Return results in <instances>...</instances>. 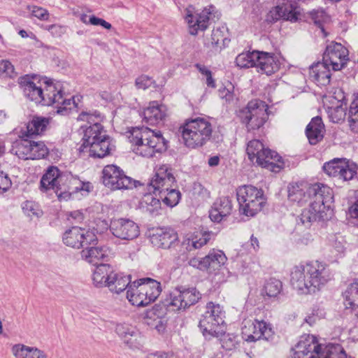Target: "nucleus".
Listing matches in <instances>:
<instances>
[{
  "mask_svg": "<svg viewBox=\"0 0 358 358\" xmlns=\"http://www.w3.org/2000/svg\"><path fill=\"white\" fill-rule=\"evenodd\" d=\"M243 337L248 342L260 339L269 340L273 335L271 325L264 320H245L242 327Z\"/></svg>",
  "mask_w": 358,
  "mask_h": 358,
  "instance_id": "obj_14",
  "label": "nucleus"
},
{
  "mask_svg": "<svg viewBox=\"0 0 358 358\" xmlns=\"http://www.w3.org/2000/svg\"><path fill=\"white\" fill-rule=\"evenodd\" d=\"M30 347L17 344L13 347L12 351L16 358H27Z\"/></svg>",
  "mask_w": 358,
  "mask_h": 358,
  "instance_id": "obj_55",
  "label": "nucleus"
},
{
  "mask_svg": "<svg viewBox=\"0 0 358 358\" xmlns=\"http://www.w3.org/2000/svg\"><path fill=\"white\" fill-rule=\"evenodd\" d=\"M12 185V182L8 174L0 171V193L7 192Z\"/></svg>",
  "mask_w": 358,
  "mask_h": 358,
  "instance_id": "obj_57",
  "label": "nucleus"
},
{
  "mask_svg": "<svg viewBox=\"0 0 358 358\" xmlns=\"http://www.w3.org/2000/svg\"><path fill=\"white\" fill-rule=\"evenodd\" d=\"M201 299V294L194 287H178L169 295L167 306L172 310H185Z\"/></svg>",
  "mask_w": 358,
  "mask_h": 358,
  "instance_id": "obj_12",
  "label": "nucleus"
},
{
  "mask_svg": "<svg viewBox=\"0 0 358 358\" xmlns=\"http://www.w3.org/2000/svg\"><path fill=\"white\" fill-rule=\"evenodd\" d=\"M31 159H42L48 154V149L43 141H31Z\"/></svg>",
  "mask_w": 358,
  "mask_h": 358,
  "instance_id": "obj_43",
  "label": "nucleus"
},
{
  "mask_svg": "<svg viewBox=\"0 0 358 358\" xmlns=\"http://www.w3.org/2000/svg\"><path fill=\"white\" fill-rule=\"evenodd\" d=\"M49 124V120L43 117H34L24 128H22L20 133V138H29L34 135L43 133Z\"/></svg>",
  "mask_w": 358,
  "mask_h": 358,
  "instance_id": "obj_32",
  "label": "nucleus"
},
{
  "mask_svg": "<svg viewBox=\"0 0 358 358\" xmlns=\"http://www.w3.org/2000/svg\"><path fill=\"white\" fill-rule=\"evenodd\" d=\"M227 28L225 26H219L214 28L210 35L203 38V45L213 52H220L229 41L227 37Z\"/></svg>",
  "mask_w": 358,
  "mask_h": 358,
  "instance_id": "obj_23",
  "label": "nucleus"
},
{
  "mask_svg": "<svg viewBox=\"0 0 358 358\" xmlns=\"http://www.w3.org/2000/svg\"><path fill=\"white\" fill-rule=\"evenodd\" d=\"M227 260L225 254L220 250H212L208 255L203 258L194 257L189 260V265L200 270H207L209 272L220 269Z\"/></svg>",
  "mask_w": 358,
  "mask_h": 358,
  "instance_id": "obj_20",
  "label": "nucleus"
},
{
  "mask_svg": "<svg viewBox=\"0 0 358 358\" xmlns=\"http://www.w3.org/2000/svg\"><path fill=\"white\" fill-rule=\"evenodd\" d=\"M48 29L55 37H59L65 32V28L58 24H52Z\"/></svg>",
  "mask_w": 358,
  "mask_h": 358,
  "instance_id": "obj_59",
  "label": "nucleus"
},
{
  "mask_svg": "<svg viewBox=\"0 0 358 358\" xmlns=\"http://www.w3.org/2000/svg\"><path fill=\"white\" fill-rule=\"evenodd\" d=\"M348 50L341 43L331 42L326 48L322 62L331 67L334 71L343 69L348 60Z\"/></svg>",
  "mask_w": 358,
  "mask_h": 358,
  "instance_id": "obj_16",
  "label": "nucleus"
},
{
  "mask_svg": "<svg viewBox=\"0 0 358 358\" xmlns=\"http://www.w3.org/2000/svg\"><path fill=\"white\" fill-rule=\"evenodd\" d=\"M110 231L115 237L125 241L134 240L140 234L138 224L127 218L111 220Z\"/></svg>",
  "mask_w": 358,
  "mask_h": 358,
  "instance_id": "obj_17",
  "label": "nucleus"
},
{
  "mask_svg": "<svg viewBox=\"0 0 358 358\" xmlns=\"http://www.w3.org/2000/svg\"><path fill=\"white\" fill-rule=\"evenodd\" d=\"M255 67L258 72L270 76L279 69V62L273 54L265 52L254 51Z\"/></svg>",
  "mask_w": 358,
  "mask_h": 358,
  "instance_id": "obj_25",
  "label": "nucleus"
},
{
  "mask_svg": "<svg viewBox=\"0 0 358 358\" xmlns=\"http://www.w3.org/2000/svg\"><path fill=\"white\" fill-rule=\"evenodd\" d=\"M282 289V282L276 279L268 280L264 287V293L268 297H275Z\"/></svg>",
  "mask_w": 358,
  "mask_h": 358,
  "instance_id": "obj_46",
  "label": "nucleus"
},
{
  "mask_svg": "<svg viewBox=\"0 0 358 358\" xmlns=\"http://www.w3.org/2000/svg\"><path fill=\"white\" fill-rule=\"evenodd\" d=\"M109 281L107 285V287L110 292L119 294L124 291L126 288L128 289L131 285V279L129 275H123L121 273H118L113 271Z\"/></svg>",
  "mask_w": 358,
  "mask_h": 358,
  "instance_id": "obj_36",
  "label": "nucleus"
},
{
  "mask_svg": "<svg viewBox=\"0 0 358 358\" xmlns=\"http://www.w3.org/2000/svg\"><path fill=\"white\" fill-rule=\"evenodd\" d=\"M29 351L27 358H46L43 352L37 348L30 347Z\"/></svg>",
  "mask_w": 358,
  "mask_h": 358,
  "instance_id": "obj_63",
  "label": "nucleus"
},
{
  "mask_svg": "<svg viewBox=\"0 0 358 358\" xmlns=\"http://www.w3.org/2000/svg\"><path fill=\"white\" fill-rule=\"evenodd\" d=\"M180 129L185 145L191 148L205 145L210 139L213 133L211 122L204 117L188 120Z\"/></svg>",
  "mask_w": 358,
  "mask_h": 358,
  "instance_id": "obj_6",
  "label": "nucleus"
},
{
  "mask_svg": "<svg viewBox=\"0 0 358 358\" xmlns=\"http://www.w3.org/2000/svg\"><path fill=\"white\" fill-rule=\"evenodd\" d=\"M205 313H208V315H210L212 317H214L216 320H217V317H219L220 318V321L224 322V311L220 304L214 303L211 301L208 302L206 304V310Z\"/></svg>",
  "mask_w": 358,
  "mask_h": 358,
  "instance_id": "obj_49",
  "label": "nucleus"
},
{
  "mask_svg": "<svg viewBox=\"0 0 358 358\" xmlns=\"http://www.w3.org/2000/svg\"><path fill=\"white\" fill-rule=\"evenodd\" d=\"M96 241L94 232L76 226L66 230L62 236V241L66 246L76 249L94 244Z\"/></svg>",
  "mask_w": 358,
  "mask_h": 358,
  "instance_id": "obj_13",
  "label": "nucleus"
},
{
  "mask_svg": "<svg viewBox=\"0 0 358 358\" xmlns=\"http://www.w3.org/2000/svg\"><path fill=\"white\" fill-rule=\"evenodd\" d=\"M281 10L282 8L279 5L273 8L267 14L266 20L269 23H273L280 19L283 20Z\"/></svg>",
  "mask_w": 358,
  "mask_h": 358,
  "instance_id": "obj_54",
  "label": "nucleus"
},
{
  "mask_svg": "<svg viewBox=\"0 0 358 358\" xmlns=\"http://www.w3.org/2000/svg\"><path fill=\"white\" fill-rule=\"evenodd\" d=\"M0 76L10 78L17 76L13 65L8 60L0 61Z\"/></svg>",
  "mask_w": 358,
  "mask_h": 358,
  "instance_id": "obj_52",
  "label": "nucleus"
},
{
  "mask_svg": "<svg viewBox=\"0 0 358 358\" xmlns=\"http://www.w3.org/2000/svg\"><path fill=\"white\" fill-rule=\"evenodd\" d=\"M194 192L203 198L210 196V192L200 183H195L194 185Z\"/></svg>",
  "mask_w": 358,
  "mask_h": 358,
  "instance_id": "obj_60",
  "label": "nucleus"
},
{
  "mask_svg": "<svg viewBox=\"0 0 358 358\" xmlns=\"http://www.w3.org/2000/svg\"><path fill=\"white\" fill-rule=\"evenodd\" d=\"M346 308L354 309L358 307V283L351 284L345 292Z\"/></svg>",
  "mask_w": 358,
  "mask_h": 358,
  "instance_id": "obj_41",
  "label": "nucleus"
},
{
  "mask_svg": "<svg viewBox=\"0 0 358 358\" xmlns=\"http://www.w3.org/2000/svg\"><path fill=\"white\" fill-rule=\"evenodd\" d=\"M128 139L134 153L144 157H152L155 153L166 150V141L161 131L148 127H134L128 131Z\"/></svg>",
  "mask_w": 358,
  "mask_h": 358,
  "instance_id": "obj_3",
  "label": "nucleus"
},
{
  "mask_svg": "<svg viewBox=\"0 0 358 358\" xmlns=\"http://www.w3.org/2000/svg\"><path fill=\"white\" fill-rule=\"evenodd\" d=\"M113 271V269L109 264H100L96 266L92 275L94 285L97 287H106Z\"/></svg>",
  "mask_w": 358,
  "mask_h": 358,
  "instance_id": "obj_35",
  "label": "nucleus"
},
{
  "mask_svg": "<svg viewBox=\"0 0 358 358\" xmlns=\"http://www.w3.org/2000/svg\"><path fill=\"white\" fill-rule=\"evenodd\" d=\"M87 148H90V155L98 158L104 157L111 150L110 140L107 136L90 143Z\"/></svg>",
  "mask_w": 358,
  "mask_h": 358,
  "instance_id": "obj_37",
  "label": "nucleus"
},
{
  "mask_svg": "<svg viewBox=\"0 0 358 358\" xmlns=\"http://www.w3.org/2000/svg\"><path fill=\"white\" fill-rule=\"evenodd\" d=\"M143 119L150 125L158 124L163 122L167 115V108L165 105L159 104L157 101L150 102L143 113Z\"/></svg>",
  "mask_w": 358,
  "mask_h": 358,
  "instance_id": "obj_26",
  "label": "nucleus"
},
{
  "mask_svg": "<svg viewBox=\"0 0 358 358\" xmlns=\"http://www.w3.org/2000/svg\"><path fill=\"white\" fill-rule=\"evenodd\" d=\"M155 83L153 79L148 76L141 75L135 81V85L138 89L145 90Z\"/></svg>",
  "mask_w": 358,
  "mask_h": 358,
  "instance_id": "obj_53",
  "label": "nucleus"
},
{
  "mask_svg": "<svg viewBox=\"0 0 358 358\" xmlns=\"http://www.w3.org/2000/svg\"><path fill=\"white\" fill-rule=\"evenodd\" d=\"M232 211V204L231 199L227 196H223L217 199L212 209L210 210V218L213 222H220L224 217L229 216Z\"/></svg>",
  "mask_w": 358,
  "mask_h": 358,
  "instance_id": "obj_27",
  "label": "nucleus"
},
{
  "mask_svg": "<svg viewBox=\"0 0 358 358\" xmlns=\"http://www.w3.org/2000/svg\"><path fill=\"white\" fill-rule=\"evenodd\" d=\"M31 140L21 138L20 140L16 141L13 143L10 152L17 156L20 159L24 160L31 159Z\"/></svg>",
  "mask_w": 358,
  "mask_h": 358,
  "instance_id": "obj_38",
  "label": "nucleus"
},
{
  "mask_svg": "<svg viewBox=\"0 0 358 358\" xmlns=\"http://www.w3.org/2000/svg\"><path fill=\"white\" fill-rule=\"evenodd\" d=\"M81 127L84 129L83 143L80 147V150H82L87 148L90 143L106 136V135L103 134V127L99 122L93 123L92 125L85 124L81 126Z\"/></svg>",
  "mask_w": 358,
  "mask_h": 358,
  "instance_id": "obj_34",
  "label": "nucleus"
},
{
  "mask_svg": "<svg viewBox=\"0 0 358 358\" xmlns=\"http://www.w3.org/2000/svg\"><path fill=\"white\" fill-rule=\"evenodd\" d=\"M329 241L338 254H342L345 252L346 241L343 236L340 234L332 235Z\"/></svg>",
  "mask_w": 358,
  "mask_h": 358,
  "instance_id": "obj_50",
  "label": "nucleus"
},
{
  "mask_svg": "<svg viewBox=\"0 0 358 358\" xmlns=\"http://www.w3.org/2000/svg\"><path fill=\"white\" fill-rule=\"evenodd\" d=\"M175 182L171 169L167 165H162L157 169L150 183L154 193L158 192L163 203L169 207L176 206L180 198V192L173 188Z\"/></svg>",
  "mask_w": 358,
  "mask_h": 358,
  "instance_id": "obj_4",
  "label": "nucleus"
},
{
  "mask_svg": "<svg viewBox=\"0 0 358 358\" xmlns=\"http://www.w3.org/2000/svg\"><path fill=\"white\" fill-rule=\"evenodd\" d=\"M208 313H204L199 321V327L204 336L218 337L223 331L221 329V325L224 322L220 321V318L217 317V320L212 317Z\"/></svg>",
  "mask_w": 358,
  "mask_h": 358,
  "instance_id": "obj_28",
  "label": "nucleus"
},
{
  "mask_svg": "<svg viewBox=\"0 0 358 358\" xmlns=\"http://www.w3.org/2000/svg\"><path fill=\"white\" fill-rule=\"evenodd\" d=\"M219 96L221 99H225L227 101H231L233 99V94L226 87L220 88L218 91Z\"/></svg>",
  "mask_w": 358,
  "mask_h": 358,
  "instance_id": "obj_62",
  "label": "nucleus"
},
{
  "mask_svg": "<svg viewBox=\"0 0 358 358\" xmlns=\"http://www.w3.org/2000/svg\"><path fill=\"white\" fill-rule=\"evenodd\" d=\"M310 18L315 25L324 32L323 23L326 21L327 16L323 10H314L310 13Z\"/></svg>",
  "mask_w": 358,
  "mask_h": 358,
  "instance_id": "obj_51",
  "label": "nucleus"
},
{
  "mask_svg": "<svg viewBox=\"0 0 358 358\" xmlns=\"http://www.w3.org/2000/svg\"><path fill=\"white\" fill-rule=\"evenodd\" d=\"M55 85V91L52 93L51 96L48 97L46 103L48 106L55 104L57 108V113L60 115H66L68 112V108L72 104L71 97L67 98L64 96V94L61 90L59 84Z\"/></svg>",
  "mask_w": 358,
  "mask_h": 358,
  "instance_id": "obj_30",
  "label": "nucleus"
},
{
  "mask_svg": "<svg viewBox=\"0 0 358 358\" xmlns=\"http://www.w3.org/2000/svg\"><path fill=\"white\" fill-rule=\"evenodd\" d=\"M161 283L147 278L134 281L127 291V298L136 306H146L155 301L162 292Z\"/></svg>",
  "mask_w": 358,
  "mask_h": 358,
  "instance_id": "obj_5",
  "label": "nucleus"
},
{
  "mask_svg": "<svg viewBox=\"0 0 358 358\" xmlns=\"http://www.w3.org/2000/svg\"><path fill=\"white\" fill-rule=\"evenodd\" d=\"M67 187H70L71 195L79 191L90 192L92 188L90 182H83L76 179H73L68 183Z\"/></svg>",
  "mask_w": 358,
  "mask_h": 358,
  "instance_id": "obj_47",
  "label": "nucleus"
},
{
  "mask_svg": "<svg viewBox=\"0 0 358 358\" xmlns=\"http://www.w3.org/2000/svg\"><path fill=\"white\" fill-rule=\"evenodd\" d=\"M102 120L101 114L95 110L94 112H82L78 117V120L86 122L87 125H92L93 123L99 122Z\"/></svg>",
  "mask_w": 358,
  "mask_h": 358,
  "instance_id": "obj_48",
  "label": "nucleus"
},
{
  "mask_svg": "<svg viewBox=\"0 0 358 358\" xmlns=\"http://www.w3.org/2000/svg\"><path fill=\"white\" fill-rule=\"evenodd\" d=\"M236 196L240 212L246 216H255L265 204L263 191L252 185L238 187Z\"/></svg>",
  "mask_w": 358,
  "mask_h": 358,
  "instance_id": "obj_8",
  "label": "nucleus"
},
{
  "mask_svg": "<svg viewBox=\"0 0 358 358\" xmlns=\"http://www.w3.org/2000/svg\"><path fill=\"white\" fill-rule=\"evenodd\" d=\"M310 76L319 85H327L330 83V66L324 62L313 64L310 68Z\"/></svg>",
  "mask_w": 358,
  "mask_h": 358,
  "instance_id": "obj_33",
  "label": "nucleus"
},
{
  "mask_svg": "<svg viewBox=\"0 0 358 358\" xmlns=\"http://www.w3.org/2000/svg\"><path fill=\"white\" fill-rule=\"evenodd\" d=\"M139 208L150 214L157 213L161 208L160 198H156L153 194L148 193L143 195L139 202Z\"/></svg>",
  "mask_w": 358,
  "mask_h": 358,
  "instance_id": "obj_39",
  "label": "nucleus"
},
{
  "mask_svg": "<svg viewBox=\"0 0 358 358\" xmlns=\"http://www.w3.org/2000/svg\"><path fill=\"white\" fill-rule=\"evenodd\" d=\"M249 159L273 172H278L284 166L278 154L267 148L259 140L254 139L248 142L246 148Z\"/></svg>",
  "mask_w": 358,
  "mask_h": 358,
  "instance_id": "obj_7",
  "label": "nucleus"
},
{
  "mask_svg": "<svg viewBox=\"0 0 358 358\" xmlns=\"http://www.w3.org/2000/svg\"><path fill=\"white\" fill-rule=\"evenodd\" d=\"M115 332L130 348H139L142 345V337L139 331L127 323H120L115 327Z\"/></svg>",
  "mask_w": 358,
  "mask_h": 358,
  "instance_id": "obj_22",
  "label": "nucleus"
},
{
  "mask_svg": "<svg viewBox=\"0 0 358 358\" xmlns=\"http://www.w3.org/2000/svg\"><path fill=\"white\" fill-rule=\"evenodd\" d=\"M350 121L358 127V96L355 97L349 109Z\"/></svg>",
  "mask_w": 358,
  "mask_h": 358,
  "instance_id": "obj_56",
  "label": "nucleus"
},
{
  "mask_svg": "<svg viewBox=\"0 0 358 358\" xmlns=\"http://www.w3.org/2000/svg\"><path fill=\"white\" fill-rule=\"evenodd\" d=\"M210 236V234L209 233H205L201 238L193 242V246L196 249L201 248L208 242Z\"/></svg>",
  "mask_w": 358,
  "mask_h": 358,
  "instance_id": "obj_61",
  "label": "nucleus"
},
{
  "mask_svg": "<svg viewBox=\"0 0 358 358\" xmlns=\"http://www.w3.org/2000/svg\"><path fill=\"white\" fill-rule=\"evenodd\" d=\"M282 10L283 20L290 22H296L300 15L299 8L292 3H285L279 5Z\"/></svg>",
  "mask_w": 358,
  "mask_h": 358,
  "instance_id": "obj_42",
  "label": "nucleus"
},
{
  "mask_svg": "<svg viewBox=\"0 0 358 358\" xmlns=\"http://www.w3.org/2000/svg\"><path fill=\"white\" fill-rule=\"evenodd\" d=\"M33 14L35 17L41 20H45L48 16L47 10L42 8H37L36 9L34 10Z\"/></svg>",
  "mask_w": 358,
  "mask_h": 358,
  "instance_id": "obj_64",
  "label": "nucleus"
},
{
  "mask_svg": "<svg viewBox=\"0 0 358 358\" xmlns=\"http://www.w3.org/2000/svg\"><path fill=\"white\" fill-rule=\"evenodd\" d=\"M110 250L107 246L87 247L81 251V257L86 262L97 266L101 260H107Z\"/></svg>",
  "mask_w": 358,
  "mask_h": 358,
  "instance_id": "obj_29",
  "label": "nucleus"
},
{
  "mask_svg": "<svg viewBox=\"0 0 358 358\" xmlns=\"http://www.w3.org/2000/svg\"><path fill=\"white\" fill-rule=\"evenodd\" d=\"M44 85V88H42L41 85H37L33 81L24 80L22 83L24 96L36 103L48 106L45 99L55 91V85L48 81H45Z\"/></svg>",
  "mask_w": 358,
  "mask_h": 358,
  "instance_id": "obj_18",
  "label": "nucleus"
},
{
  "mask_svg": "<svg viewBox=\"0 0 358 358\" xmlns=\"http://www.w3.org/2000/svg\"><path fill=\"white\" fill-rule=\"evenodd\" d=\"M268 105L259 99L249 101L247 106L240 110L238 116L248 131L262 127L268 120Z\"/></svg>",
  "mask_w": 358,
  "mask_h": 358,
  "instance_id": "obj_9",
  "label": "nucleus"
},
{
  "mask_svg": "<svg viewBox=\"0 0 358 358\" xmlns=\"http://www.w3.org/2000/svg\"><path fill=\"white\" fill-rule=\"evenodd\" d=\"M150 242L157 248L168 249L178 240L177 233L171 228H158L150 234Z\"/></svg>",
  "mask_w": 358,
  "mask_h": 358,
  "instance_id": "obj_24",
  "label": "nucleus"
},
{
  "mask_svg": "<svg viewBox=\"0 0 358 358\" xmlns=\"http://www.w3.org/2000/svg\"><path fill=\"white\" fill-rule=\"evenodd\" d=\"M68 178L62 174L58 168L52 166L48 169L41 180V188L44 190L53 189L62 200L71 197L70 187H67Z\"/></svg>",
  "mask_w": 358,
  "mask_h": 358,
  "instance_id": "obj_10",
  "label": "nucleus"
},
{
  "mask_svg": "<svg viewBox=\"0 0 358 358\" xmlns=\"http://www.w3.org/2000/svg\"><path fill=\"white\" fill-rule=\"evenodd\" d=\"M320 358H346V354L340 345L329 344L322 349Z\"/></svg>",
  "mask_w": 358,
  "mask_h": 358,
  "instance_id": "obj_40",
  "label": "nucleus"
},
{
  "mask_svg": "<svg viewBox=\"0 0 358 358\" xmlns=\"http://www.w3.org/2000/svg\"><path fill=\"white\" fill-rule=\"evenodd\" d=\"M22 208L23 213L31 218H38L43 215V211L39 206L32 201H26L24 202L22 205Z\"/></svg>",
  "mask_w": 358,
  "mask_h": 358,
  "instance_id": "obj_44",
  "label": "nucleus"
},
{
  "mask_svg": "<svg viewBox=\"0 0 358 358\" xmlns=\"http://www.w3.org/2000/svg\"><path fill=\"white\" fill-rule=\"evenodd\" d=\"M102 173L103 185L112 190L129 189L136 187V181L126 176L124 171L117 166H106Z\"/></svg>",
  "mask_w": 358,
  "mask_h": 358,
  "instance_id": "obj_11",
  "label": "nucleus"
},
{
  "mask_svg": "<svg viewBox=\"0 0 358 358\" xmlns=\"http://www.w3.org/2000/svg\"><path fill=\"white\" fill-rule=\"evenodd\" d=\"M324 124L319 116L313 117L306 129V134L311 145H316L323 139Z\"/></svg>",
  "mask_w": 358,
  "mask_h": 358,
  "instance_id": "obj_31",
  "label": "nucleus"
},
{
  "mask_svg": "<svg viewBox=\"0 0 358 358\" xmlns=\"http://www.w3.org/2000/svg\"><path fill=\"white\" fill-rule=\"evenodd\" d=\"M331 278L326 264L312 261L292 268L290 283L298 294H310L319 291Z\"/></svg>",
  "mask_w": 358,
  "mask_h": 358,
  "instance_id": "obj_2",
  "label": "nucleus"
},
{
  "mask_svg": "<svg viewBox=\"0 0 358 358\" xmlns=\"http://www.w3.org/2000/svg\"><path fill=\"white\" fill-rule=\"evenodd\" d=\"M215 7L213 6L205 8L201 12L191 13L187 10L185 20L189 26V32L191 35H196L199 31H203L207 29L210 21L215 15L213 13Z\"/></svg>",
  "mask_w": 358,
  "mask_h": 358,
  "instance_id": "obj_19",
  "label": "nucleus"
},
{
  "mask_svg": "<svg viewBox=\"0 0 358 358\" xmlns=\"http://www.w3.org/2000/svg\"><path fill=\"white\" fill-rule=\"evenodd\" d=\"M324 171L329 176L338 178L344 181L352 180L357 173V165L345 159L335 158L325 163Z\"/></svg>",
  "mask_w": 358,
  "mask_h": 358,
  "instance_id": "obj_15",
  "label": "nucleus"
},
{
  "mask_svg": "<svg viewBox=\"0 0 358 358\" xmlns=\"http://www.w3.org/2000/svg\"><path fill=\"white\" fill-rule=\"evenodd\" d=\"M89 22L91 24L96 26L100 25L106 29H110L112 27L111 24L109 22H106V20L101 18H99L94 15H92L90 17Z\"/></svg>",
  "mask_w": 358,
  "mask_h": 358,
  "instance_id": "obj_58",
  "label": "nucleus"
},
{
  "mask_svg": "<svg viewBox=\"0 0 358 358\" xmlns=\"http://www.w3.org/2000/svg\"><path fill=\"white\" fill-rule=\"evenodd\" d=\"M288 199L299 206L310 202L296 218L298 225L309 228L314 222L325 219V210L331 208L334 195L332 189L323 184L292 183L288 186Z\"/></svg>",
  "mask_w": 358,
  "mask_h": 358,
  "instance_id": "obj_1",
  "label": "nucleus"
},
{
  "mask_svg": "<svg viewBox=\"0 0 358 358\" xmlns=\"http://www.w3.org/2000/svg\"><path fill=\"white\" fill-rule=\"evenodd\" d=\"M322 346L313 335H303L295 346L292 358H320Z\"/></svg>",
  "mask_w": 358,
  "mask_h": 358,
  "instance_id": "obj_21",
  "label": "nucleus"
},
{
  "mask_svg": "<svg viewBox=\"0 0 358 358\" xmlns=\"http://www.w3.org/2000/svg\"><path fill=\"white\" fill-rule=\"evenodd\" d=\"M254 52H243L236 58V64L240 68H250L255 66V57H253Z\"/></svg>",
  "mask_w": 358,
  "mask_h": 358,
  "instance_id": "obj_45",
  "label": "nucleus"
}]
</instances>
